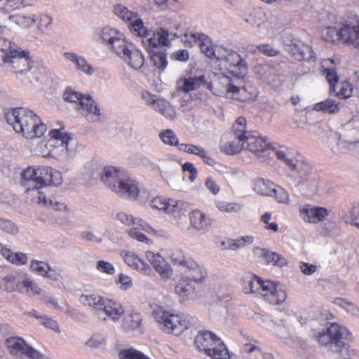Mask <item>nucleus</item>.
Returning <instances> with one entry per match:
<instances>
[{"instance_id":"nucleus-1","label":"nucleus","mask_w":359,"mask_h":359,"mask_svg":"<svg viewBox=\"0 0 359 359\" xmlns=\"http://www.w3.org/2000/svg\"><path fill=\"white\" fill-rule=\"evenodd\" d=\"M217 60L219 72L213 74L212 93L238 102L254 101L258 91L247 79L248 67L245 60L236 51L222 48Z\"/></svg>"},{"instance_id":"nucleus-2","label":"nucleus","mask_w":359,"mask_h":359,"mask_svg":"<svg viewBox=\"0 0 359 359\" xmlns=\"http://www.w3.org/2000/svg\"><path fill=\"white\" fill-rule=\"evenodd\" d=\"M113 13L128 27L130 32L142 39V44L147 50L161 44L169 43L170 36L168 28L160 27L156 31L147 27L140 14L129 9L121 3L115 4L112 7Z\"/></svg>"},{"instance_id":"nucleus-3","label":"nucleus","mask_w":359,"mask_h":359,"mask_svg":"<svg viewBox=\"0 0 359 359\" xmlns=\"http://www.w3.org/2000/svg\"><path fill=\"white\" fill-rule=\"evenodd\" d=\"M0 66L18 76L29 74L36 80L43 72V67L33 62L28 50L3 38H0Z\"/></svg>"},{"instance_id":"nucleus-4","label":"nucleus","mask_w":359,"mask_h":359,"mask_svg":"<svg viewBox=\"0 0 359 359\" xmlns=\"http://www.w3.org/2000/svg\"><path fill=\"white\" fill-rule=\"evenodd\" d=\"M98 37L130 68L137 70L143 66L144 57L141 50L118 29L105 26L98 32Z\"/></svg>"},{"instance_id":"nucleus-5","label":"nucleus","mask_w":359,"mask_h":359,"mask_svg":"<svg viewBox=\"0 0 359 359\" xmlns=\"http://www.w3.org/2000/svg\"><path fill=\"white\" fill-rule=\"evenodd\" d=\"M48 167L31 166L22 173V183L27 187V194L33 202L48 206L55 210L65 211L67 205L59 197L47 195L41 189L47 184L46 172Z\"/></svg>"},{"instance_id":"nucleus-6","label":"nucleus","mask_w":359,"mask_h":359,"mask_svg":"<svg viewBox=\"0 0 359 359\" xmlns=\"http://www.w3.org/2000/svg\"><path fill=\"white\" fill-rule=\"evenodd\" d=\"M119 255L128 266L144 276H150L152 273L150 265L163 280L170 279L172 276L173 271L170 264L160 254L151 250L144 252V257L149 264L132 250H121Z\"/></svg>"},{"instance_id":"nucleus-7","label":"nucleus","mask_w":359,"mask_h":359,"mask_svg":"<svg viewBox=\"0 0 359 359\" xmlns=\"http://www.w3.org/2000/svg\"><path fill=\"white\" fill-rule=\"evenodd\" d=\"M6 119L13 130L27 140L41 137L47 130V126L34 111L26 107H18L6 113Z\"/></svg>"},{"instance_id":"nucleus-8","label":"nucleus","mask_w":359,"mask_h":359,"mask_svg":"<svg viewBox=\"0 0 359 359\" xmlns=\"http://www.w3.org/2000/svg\"><path fill=\"white\" fill-rule=\"evenodd\" d=\"M100 181L112 193L128 201L138 199L140 190L137 182L124 175L118 167L105 165L100 172Z\"/></svg>"},{"instance_id":"nucleus-9","label":"nucleus","mask_w":359,"mask_h":359,"mask_svg":"<svg viewBox=\"0 0 359 359\" xmlns=\"http://www.w3.org/2000/svg\"><path fill=\"white\" fill-rule=\"evenodd\" d=\"M323 40L353 46L359 50V20L343 21L341 18L330 16V22L321 30Z\"/></svg>"},{"instance_id":"nucleus-10","label":"nucleus","mask_w":359,"mask_h":359,"mask_svg":"<svg viewBox=\"0 0 359 359\" xmlns=\"http://www.w3.org/2000/svg\"><path fill=\"white\" fill-rule=\"evenodd\" d=\"M152 316L161 330L175 336H189L196 329L194 317L172 313L162 306L154 307Z\"/></svg>"},{"instance_id":"nucleus-11","label":"nucleus","mask_w":359,"mask_h":359,"mask_svg":"<svg viewBox=\"0 0 359 359\" xmlns=\"http://www.w3.org/2000/svg\"><path fill=\"white\" fill-rule=\"evenodd\" d=\"M50 139L40 141L31 151L44 158L61 160L65 158L69 153V142L71 135L63 131L62 128L52 129L49 131Z\"/></svg>"},{"instance_id":"nucleus-12","label":"nucleus","mask_w":359,"mask_h":359,"mask_svg":"<svg viewBox=\"0 0 359 359\" xmlns=\"http://www.w3.org/2000/svg\"><path fill=\"white\" fill-rule=\"evenodd\" d=\"M115 219L121 224L129 227L126 231L129 238L148 245L153 244V241L148 238L146 233L156 236L157 231L147 222L123 211L117 212Z\"/></svg>"},{"instance_id":"nucleus-13","label":"nucleus","mask_w":359,"mask_h":359,"mask_svg":"<svg viewBox=\"0 0 359 359\" xmlns=\"http://www.w3.org/2000/svg\"><path fill=\"white\" fill-rule=\"evenodd\" d=\"M149 206L153 210L163 212L170 216L177 225L181 224V220L186 215V203L173 198L156 196L149 201Z\"/></svg>"},{"instance_id":"nucleus-14","label":"nucleus","mask_w":359,"mask_h":359,"mask_svg":"<svg viewBox=\"0 0 359 359\" xmlns=\"http://www.w3.org/2000/svg\"><path fill=\"white\" fill-rule=\"evenodd\" d=\"M247 121L240 116L233 126V132L225 135L221 142V149L227 154L233 155L245 149V129Z\"/></svg>"},{"instance_id":"nucleus-15","label":"nucleus","mask_w":359,"mask_h":359,"mask_svg":"<svg viewBox=\"0 0 359 359\" xmlns=\"http://www.w3.org/2000/svg\"><path fill=\"white\" fill-rule=\"evenodd\" d=\"M171 261L184 271L182 276L196 283H201L207 276V271L203 265L181 252H172Z\"/></svg>"},{"instance_id":"nucleus-16","label":"nucleus","mask_w":359,"mask_h":359,"mask_svg":"<svg viewBox=\"0 0 359 359\" xmlns=\"http://www.w3.org/2000/svg\"><path fill=\"white\" fill-rule=\"evenodd\" d=\"M350 334V332L345 326L332 323L329 327L318 331L316 334V337L321 346L332 348L341 346V340L349 339Z\"/></svg>"},{"instance_id":"nucleus-17","label":"nucleus","mask_w":359,"mask_h":359,"mask_svg":"<svg viewBox=\"0 0 359 359\" xmlns=\"http://www.w3.org/2000/svg\"><path fill=\"white\" fill-rule=\"evenodd\" d=\"M278 283L271 280H264L261 277L250 275L245 277L244 289L246 293L262 297L267 302L268 294H270Z\"/></svg>"},{"instance_id":"nucleus-18","label":"nucleus","mask_w":359,"mask_h":359,"mask_svg":"<svg viewBox=\"0 0 359 359\" xmlns=\"http://www.w3.org/2000/svg\"><path fill=\"white\" fill-rule=\"evenodd\" d=\"M6 346L10 354L17 358L27 356L30 359H44L43 354L29 346L19 337H8L6 340Z\"/></svg>"},{"instance_id":"nucleus-19","label":"nucleus","mask_w":359,"mask_h":359,"mask_svg":"<svg viewBox=\"0 0 359 359\" xmlns=\"http://www.w3.org/2000/svg\"><path fill=\"white\" fill-rule=\"evenodd\" d=\"M29 269L32 273L47 278L51 284L57 285L62 281L61 270L59 268L50 266L46 262L32 259Z\"/></svg>"},{"instance_id":"nucleus-20","label":"nucleus","mask_w":359,"mask_h":359,"mask_svg":"<svg viewBox=\"0 0 359 359\" xmlns=\"http://www.w3.org/2000/svg\"><path fill=\"white\" fill-rule=\"evenodd\" d=\"M300 218L306 223L316 224L324 222L330 213L325 207L304 204L299 207Z\"/></svg>"},{"instance_id":"nucleus-21","label":"nucleus","mask_w":359,"mask_h":359,"mask_svg":"<svg viewBox=\"0 0 359 359\" xmlns=\"http://www.w3.org/2000/svg\"><path fill=\"white\" fill-rule=\"evenodd\" d=\"M270 147L267 137L262 136L257 132L247 131L245 129V149L258 157H262L268 152Z\"/></svg>"},{"instance_id":"nucleus-22","label":"nucleus","mask_w":359,"mask_h":359,"mask_svg":"<svg viewBox=\"0 0 359 359\" xmlns=\"http://www.w3.org/2000/svg\"><path fill=\"white\" fill-rule=\"evenodd\" d=\"M125 311V307L121 302L106 298L97 316L104 321L110 320L118 324Z\"/></svg>"},{"instance_id":"nucleus-23","label":"nucleus","mask_w":359,"mask_h":359,"mask_svg":"<svg viewBox=\"0 0 359 359\" xmlns=\"http://www.w3.org/2000/svg\"><path fill=\"white\" fill-rule=\"evenodd\" d=\"M118 329L127 334L140 333L142 330V317L140 313L132 310L124 312V316L118 323Z\"/></svg>"},{"instance_id":"nucleus-24","label":"nucleus","mask_w":359,"mask_h":359,"mask_svg":"<svg viewBox=\"0 0 359 359\" xmlns=\"http://www.w3.org/2000/svg\"><path fill=\"white\" fill-rule=\"evenodd\" d=\"M296 172L299 177L297 182V187L299 191L309 197H312L313 194L311 190L312 187L316 188L318 180V175L310 172L309 165L306 163Z\"/></svg>"},{"instance_id":"nucleus-25","label":"nucleus","mask_w":359,"mask_h":359,"mask_svg":"<svg viewBox=\"0 0 359 359\" xmlns=\"http://www.w3.org/2000/svg\"><path fill=\"white\" fill-rule=\"evenodd\" d=\"M287 50L294 60L301 61L303 60H311L316 58V55L311 47L301 41L292 39L290 42L284 41Z\"/></svg>"},{"instance_id":"nucleus-26","label":"nucleus","mask_w":359,"mask_h":359,"mask_svg":"<svg viewBox=\"0 0 359 359\" xmlns=\"http://www.w3.org/2000/svg\"><path fill=\"white\" fill-rule=\"evenodd\" d=\"M63 56L66 60L73 65L77 71L88 76H91L95 74V69L83 56L73 51L65 52Z\"/></svg>"},{"instance_id":"nucleus-27","label":"nucleus","mask_w":359,"mask_h":359,"mask_svg":"<svg viewBox=\"0 0 359 359\" xmlns=\"http://www.w3.org/2000/svg\"><path fill=\"white\" fill-rule=\"evenodd\" d=\"M278 159L283 161L292 170L297 171L304 165V163L297 158V152L288 147H279L273 149Z\"/></svg>"},{"instance_id":"nucleus-28","label":"nucleus","mask_w":359,"mask_h":359,"mask_svg":"<svg viewBox=\"0 0 359 359\" xmlns=\"http://www.w3.org/2000/svg\"><path fill=\"white\" fill-rule=\"evenodd\" d=\"M81 113L90 121H95L100 117V111L93 97L90 95H85L81 98L79 103Z\"/></svg>"},{"instance_id":"nucleus-29","label":"nucleus","mask_w":359,"mask_h":359,"mask_svg":"<svg viewBox=\"0 0 359 359\" xmlns=\"http://www.w3.org/2000/svg\"><path fill=\"white\" fill-rule=\"evenodd\" d=\"M205 355L212 359H230L233 357L223 341L217 335L212 341L211 345L206 349Z\"/></svg>"},{"instance_id":"nucleus-30","label":"nucleus","mask_w":359,"mask_h":359,"mask_svg":"<svg viewBox=\"0 0 359 359\" xmlns=\"http://www.w3.org/2000/svg\"><path fill=\"white\" fill-rule=\"evenodd\" d=\"M202 86H205L212 90L211 83H206L203 76L189 78L183 77L177 81V89L186 93L195 90Z\"/></svg>"},{"instance_id":"nucleus-31","label":"nucleus","mask_w":359,"mask_h":359,"mask_svg":"<svg viewBox=\"0 0 359 359\" xmlns=\"http://www.w3.org/2000/svg\"><path fill=\"white\" fill-rule=\"evenodd\" d=\"M189 229L197 231H205L211 224V220L205 213L197 209L189 212Z\"/></svg>"},{"instance_id":"nucleus-32","label":"nucleus","mask_w":359,"mask_h":359,"mask_svg":"<svg viewBox=\"0 0 359 359\" xmlns=\"http://www.w3.org/2000/svg\"><path fill=\"white\" fill-rule=\"evenodd\" d=\"M170 36L168 37L169 43L167 45L161 44L156 47L152 48L150 50H146L150 54L151 62L153 65L158 69L160 72H163L168 66L167 54L165 52L162 50L154 51V49L160 46H168L170 44V41L172 39V36H175L169 32Z\"/></svg>"},{"instance_id":"nucleus-33","label":"nucleus","mask_w":359,"mask_h":359,"mask_svg":"<svg viewBox=\"0 0 359 359\" xmlns=\"http://www.w3.org/2000/svg\"><path fill=\"white\" fill-rule=\"evenodd\" d=\"M153 109L168 120H175L177 116L174 105L163 97L158 98Z\"/></svg>"},{"instance_id":"nucleus-34","label":"nucleus","mask_w":359,"mask_h":359,"mask_svg":"<svg viewBox=\"0 0 359 359\" xmlns=\"http://www.w3.org/2000/svg\"><path fill=\"white\" fill-rule=\"evenodd\" d=\"M200 49L210 59H219L220 53L223 48L215 47L212 40L205 34L201 36L198 43Z\"/></svg>"},{"instance_id":"nucleus-35","label":"nucleus","mask_w":359,"mask_h":359,"mask_svg":"<svg viewBox=\"0 0 359 359\" xmlns=\"http://www.w3.org/2000/svg\"><path fill=\"white\" fill-rule=\"evenodd\" d=\"M191 282L187 278L182 276L175 285V294L182 299H188L192 297L196 293V290Z\"/></svg>"},{"instance_id":"nucleus-36","label":"nucleus","mask_w":359,"mask_h":359,"mask_svg":"<svg viewBox=\"0 0 359 359\" xmlns=\"http://www.w3.org/2000/svg\"><path fill=\"white\" fill-rule=\"evenodd\" d=\"M276 185L269 180L257 178L253 182V189L259 195L273 196L276 191Z\"/></svg>"},{"instance_id":"nucleus-37","label":"nucleus","mask_w":359,"mask_h":359,"mask_svg":"<svg viewBox=\"0 0 359 359\" xmlns=\"http://www.w3.org/2000/svg\"><path fill=\"white\" fill-rule=\"evenodd\" d=\"M215 336L216 334L210 331L198 332L194 339L196 348L199 352L205 354L206 349L211 345L212 341Z\"/></svg>"},{"instance_id":"nucleus-38","label":"nucleus","mask_w":359,"mask_h":359,"mask_svg":"<svg viewBox=\"0 0 359 359\" xmlns=\"http://www.w3.org/2000/svg\"><path fill=\"white\" fill-rule=\"evenodd\" d=\"M105 299L95 294H86L80 296L79 302L85 306L93 308L97 315Z\"/></svg>"},{"instance_id":"nucleus-39","label":"nucleus","mask_w":359,"mask_h":359,"mask_svg":"<svg viewBox=\"0 0 359 359\" xmlns=\"http://www.w3.org/2000/svg\"><path fill=\"white\" fill-rule=\"evenodd\" d=\"M313 109L316 111H322L331 114L338 113L341 109L340 103L333 99L328 98L325 100L316 103L313 106Z\"/></svg>"},{"instance_id":"nucleus-40","label":"nucleus","mask_w":359,"mask_h":359,"mask_svg":"<svg viewBox=\"0 0 359 359\" xmlns=\"http://www.w3.org/2000/svg\"><path fill=\"white\" fill-rule=\"evenodd\" d=\"M1 254L8 262L13 264L21 266L25 264L28 258L26 254L23 252H13L10 249L5 247L1 248Z\"/></svg>"},{"instance_id":"nucleus-41","label":"nucleus","mask_w":359,"mask_h":359,"mask_svg":"<svg viewBox=\"0 0 359 359\" xmlns=\"http://www.w3.org/2000/svg\"><path fill=\"white\" fill-rule=\"evenodd\" d=\"M343 218L346 223L359 229V202L353 203L343 213Z\"/></svg>"},{"instance_id":"nucleus-42","label":"nucleus","mask_w":359,"mask_h":359,"mask_svg":"<svg viewBox=\"0 0 359 359\" xmlns=\"http://www.w3.org/2000/svg\"><path fill=\"white\" fill-rule=\"evenodd\" d=\"M287 297L284 286L278 283L275 290L270 294H268L267 302L271 304H280L286 300Z\"/></svg>"},{"instance_id":"nucleus-43","label":"nucleus","mask_w":359,"mask_h":359,"mask_svg":"<svg viewBox=\"0 0 359 359\" xmlns=\"http://www.w3.org/2000/svg\"><path fill=\"white\" fill-rule=\"evenodd\" d=\"M217 209L225 213H238L243 210V205L237 202H229L223 200L215 201Z\"/></svg>"},{"instance_id":"nucleus-44","label":"nucleus","mask_w":359,"mask_h":359,"mask_svg":"<svg viewBox=\"0 0 359 359\" xmlns=\"http://www.w3.org/2000/svg\"><path fill=\"white\" fill-rule=\"evenodd\" d=\"M85 345L92 349L104 348L107 345V336L102 332L94 333L86 340Z\"/></svg>"},{"instance_id":"nucleus-45","label":"nucleus","mask_w":359,"mask_h":359,"mask_svg":"<svg viewBox=\"0 0 359 359\" xmlns=\"http://www.w3.org/2000/svg\"><path fill=\"white\" fill-rule=\"evenodd\" d=\"M333 303L345 310L347 313L359 317V307L354 303L343 298H335Z\"/></svg>"},{"instance_id":"nucleus-46","label":"nucleus","mask_w":359,"mask_h":359,"mask_svg":"<svg viewBox=\"0 0 359 359\" xmlns=\"http://www.w3.org/2000/svg\"><path fill=\"white\" fill-rule=\"evenodd\" d=\"M265 19L266 15L260 8L252 9L244 16L245 21L253 27H255L259 22H263Z\"/></svg>"},{"instance_id":"nucleus-47","label":"nucleus","mask_w":359,"mask_h":359,"mask_svg":"<svg viewBox=\"0 0 359 359\" xmlns=\"http://www.w3.org/2000/svg\"><path fill=\"white\" fill-rule=\"evenodd\" d=\"M20 292H25L28 295H36L41 293V289L38 284L29 278H25L21 282Z\"/></svg>"},{"instance_id":"nucleus-48","label":"nucleus","mask_w":359,"mask_h":359,"mask_svg":"<svg viewBox=\"0 0 359 359\" xmlns=\"http://www.w3.org/2000/svg\"><path fill=\"white\" fill-rule=\"evenodd\" d=\"M95 268L97 272L107 276H113L116 272L113 264L103 259L97 261L95 264Z\"/></svg>"},{"instance_id":"nucleus-49","label":"nucleus","mask_w":359,"mask_h":359,"mask_svg":"<svg viewBox=\"0 0 359 359\" xmlns=\"http://www.w3.org/2000/svg\"><path fill=\"white\" fill-rule=\"evenodd\" d=\"M159 137L165 144L169 146H177L178 144V137L171 129L162 130L159 133Z\"/></svg>"},{"instance_id":"nucleus-50","label":"nucleus","mask_w":359,"mask_h":359,"mask_svg":"<svg viewBox=\"0 0 359 359\" xmlns=\"http://www.w3.org/2000/svg\"><path fill=\"white\" fill-rule=\"evenodd\" d=\"M264 264H272L282 267L287 264V261L280 255L269 250L264 261Z\"/></svg>"},{"instance_id":"nucleus-51","label":"nucleus","mask_w":359,"mask_h":359,"mask_svg":"<svg viewBox=\"0 0 359 359\" xmlns=\"http://www.w3.org/2000/svg\"><path fill=\"white\" fill-rule=\"evenodd\" d=\"M338 86L339 90H337V88L336 87V91H334L338 97L344 99L351 97L353 87L348 81H343L340 82Z\"/></svg>"},{"instance_id":"nucleus-52","label":"nucleus","mask_w":359,"mask_h":359,"mask_svg":"<svg viewBox=\"0 0 359 359\" xmlns=\"http://www.w3.org/2000/svg\"><path fill=\"white\" fill-rule=\"evenodd\" d=\"M84 95H82L75 89L68 87L65 89L63 93V99L65 102L70 103H80L81 98Z\"/></svg>"},{"instance_id":"nucleus-53","label":"nucleus","mask_w":359,"mask_h":359,"mask_svg":"<svg viewBox=\"0 0 359 359\" xmlns=\"http://www.w3.org/2000/svg\"><path fill=\"white\" fill-rule=\"evenodd\" d=\"M118 288L123 291H127L132 288L133 283L132 278L125 273H121L118 275L117 278L115 280Z\"/></svg>"},{"instance_id":"nucleus-54","label":"nucleus","mask_w":359,"mask_h":359,"mask_svg":"<svg viewBox=\"0 0 359 359\" xmlns=\"http://www.w3.org/2000/svg\"><path fill=\"white\" fill-rule=\"evenodd\" d=\"M254 241L255 238L250 235H246L241 236L236 239H232L233 250H238L250 245L254 243Z\"/></svg>"},{"instance_id":"nucleus-55","label":"nucleus","mask_w":359,"mask_h":359,"mask_svg":"<svg viewBox=\"0 0 359 359\" xmlns=\"http://www.w3.org/2000/svg\"><path fill=\"white\" fill-rule=\"evenodd\" d=\"M331 190L332 187L327 182L318 179L316 184V188L312 187L311 191L313 194V196L316 195L323 196L328 194Z\"/></svg>"},{"instance_id":"nucleus-56","label":"nucleus","mask_w":359,"mask_h":359,"mask_svg":"<svg viewBox=\"0 0 359 359\" xmlns=\"http://www.w3.org/2000/svg\"><path fill=\"white\" fill-rule=\"evenodd\" d=\"M203 34L198 32H187L183 36L182 41L183 44L187 47H192L196 43H199L201 41V36Z\"/></svg>"},{"instance_id":"nucleus-57","label":"nucleus","mask_w":359,"mask_h":359,"mask_svg":"<svg viewBox=\"0 0 359 359\" xmlns=\"http://www.w3.org/2000/svg\"><path fill=\"white\" fill-rule=\"evenodd\" d=\"M257 34L264 38L273 34L271 23L266 21V19L262 22H259L255 27Z\"/></svg>"},{"instance_id":"nucleus-58","label":"nucleus","mask_w":359,"mask_h":359,"mask_svg":"<svg viewBox=\"0 0 359 359\" xmlns=\"http://www.w3.org/2000/svg\"><path fill=\"white\" fill-rule=\"evenodd\" d=\"M271 213L266 212L260 217V222L264 224V229L276 233L279 231V226L277 222H271Z\"/></svg>"},{"instance_id":"nucleus-59","label":"nucleus","mask_w":359,"mask_h":359,"mask_svg":"<svg viewBox=\"0 0 359 359\" xmlns=\"http://www.w3.org/2000/svg\"><path fill=\"white\" fill-rule=\"evenodd\" d=\"M46 177H48V182L53 186H59L62 183V175L56 170H53L48 167V171L46 172Z\"/></svg>"},{"instance_id":"nucleus-60","label":"nucleus","mask_w":359,"mask_h":359,"mask_svg":"<svg viewBox=\"0 0 359 359\" xmlns=\"http://www.w3.org/2000/svg\"><path fill=\"white\" fill-rule=\"evenodd\" d=\"M279 203L287 205L290 202L289 193L283 188L276 185V191L273 196Z\"/></svg>"},{"instance_id":"nucleus-61","label":"nucleus","mask_w":359,"mask_h":359,"mask_svg":"<svg viewBox=\"0 0 359 359\" xmlns=\"http://www.w3.org/2000/svg\"><path fill=\"white\" fill-rule=\"evenodd\" d=\"M327 82L330 83L331 91H336V86L339 81V77L334 69H325L323 72Z\"/></svg>"},{"instance_id":"nucleus-62","label":"nucleus","mask_w":359,"mask_h":359,"mask_svg":"<svg viewBox=\"0 0 359 359\" xmlns=\"http://www.w3.org/2000/svg\"><path fill=\"white\" fill-rule=\"evenodd\" d=\"M5 288L8 292L21 290V283L17 281V278L14 275H9L5 277Z\"/></svg>"},{"instance_id":"nucleus-63","label":"nucleus","mask_w":359,"mask_h":359,"mask_svg":"<svg viewBox=\"0 0 359 359\" xmlns=\"http://www.w3.org/2000/svg\"><path fill=\"white\" fill-rule=\"evenodd\" d=\"M264 82L271 86L273 88H278L282 85L283 81L281 76L277 74L275 72V70L273 69L271 74L267 76Z\"/></svg>"},{"instance_id":"nucleus-64","label":"nucleus","mask_w":359,"mask_h":359,"mask_svg":"<svg viewBox=\"0 0 359 359\" xmlns=\"http://www.w3.org/2000/svg\"><path fill=\"white\" fill-rule=\"evenodd\" d=\"M273 69L271 66L266 64H259L255 67V74L263 81H264L267 76H269L271 74Z\"/></svg>"}]
</instances>
